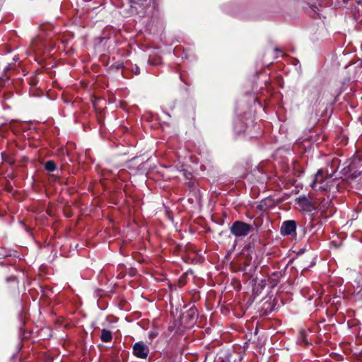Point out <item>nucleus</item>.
Wrapping results in <instances>:
<instances>
[{
  "mask_svg": "<svg viewBox=\"0 0 362 362\" xmlns=\"http://www.w3.org/2000/svg\"><path fill=\"white\" fill-rule=\"evenodd\" d=\"M252 227L243 221H236L230 228V233L235 237H245L252 230Z\"/></svg>",
  "mask_w": 362,
  "mask_h": 362,
  "instance_id": "f03ea898",
  "label": "nucleus"
},
{
  "mask_svg": "<svg viewBox=\"0 0 362 362\" xmlns=\"http://www.w3.org/2000/svg\"><path fill=\"white\" fill-rule=\"evenodd\" d=\"M45 169L49 172H53L56 169V164L52 160H49L45 163Z\"/></svg>",
  "mask_w": 362,
  "mask_h": 362,
  "instance_id": "0eeeda50",
  "label": "nucleus"
},
{
  "mask_svg": "<svg viewBox=\"0 0 362 362\" xmlns=\"http://www.w3.org/2000/svg\"><path fill=\"white\" fill-rule=\"evenodd\" d=\"M156 337V334H153V333H150V334H149V337H150V338H151V339H152V338H153V337Z\"/></svg>",
  "mask_w": 362,
  "mask_h": 362,
  "instance_id": "6e6552de",
  "label": "nucleus"
},
{
  "mask_svg": "<svg viewBox=\"0 0 362 362\" xmlns=\"http://www.w3.org/2000/svg\"><path fill=\"white\" fill-rule=\"evenodd\" d=\"M112 339V332L106 329H103L101 331L100 339L103 342H110Z\"/></svg>",
  "mask_w": 362,
  "mask_h": 362,
  "instance_id": "39448f33",
  "label": "nucleus"
},
{
  "mask_svg": "<svg viewBox=\"0 0 362 362\" xmlns=\"http://www.w3.org/2000/svg\"><path fill=\"white\" fill-rule=\"evenodd\" d=\"M332 182L331 176L325 175L322 170H319L315 175L310 187L315 190L325 191L329 187Z\"/></svg>",
  "mask_w": 362,
  "mask_h": 362,
  "instance_id": "f257e3e1",
  "label": "nucleus"
},
{
  "mask_svg": "<svg viewBox=\"0 0 362 362\" xmlns=\"http://www.w3.org/2000/svg\"><path fill=\"white\" fill-rule=\"evenodd\" d=\"M133 354L139 358L146 359L148 357L150 349L148 345L143 341H139L133 345Z\"/></svg>",
  "mask_w": 362,
  "mask_h": 362,
  "instance_id": "7ed1b4c3",
  "label": "nucleus"
},
{
  "mask_svg": "<svg viewBox=\"0 0 362 362\" xmlns=\"http://www.w3.org/2000/svg\"><path fill=\"white\" fill-rule=\"evenodd\" d=\"M298 203L305 209H309L311 206L310 201L305 196L298 197Z\"/></svg>",
  "mask_w": 362,
  "mask_h": 362,
  "instance_id": "423d86ee",
  "label": "nucleus"
},
{
  "mask_svg": "<svg viewBox=\"0 0 362 362\" xmlns=\"http://www.w3.org/2000/svg\"><path fill=\"white\" fill-rule=\"evenodd\" d=\"M296 223L294 221H286L282 223L281 231L284 235H292L296 233Z\"/></svg>",
  "mask_w": 362,
  "mask_h": 362,
  "instance_id": "20e7f679",
  "label": "nucleus"
},
{
  "mask_svg": "<svg viewBox=\"0 0 362 362\" xmlns=\"http://www.w3.org/2000/svg\"><path fill=\"white\" fill-rule=\"evenodd\" d=\"M221 362H229L228 361H222Z\"/></svg>",
  "mask_w": 362,
  "mask_h": 362,
  "instance_id": "9d476101",
  "label": "nucleus"
},
{
  "mask_svg": "<svg viewBox=\"0 0 362 362\" xmlns=\"http://www.w3.org/2000/svg\"><path fill=\"white\" fill-rule=\"evenodd\" d=\"M190 313H190V315H194V314L196 313V311H195V310H190Z\"/></svg>",
  "mask_w": 362,
  "mask_h": 362,
  "instance_id": "1a4fd4ad",
  "label": "nucleus"
}]
</instances>
